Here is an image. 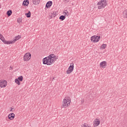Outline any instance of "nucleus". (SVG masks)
<instances>
[{
    "instance_id": "1",
    "label": "nucleus",
    "mask_w": 127,
    "mask_h": 127,
    "mask_svg": "<svg viewBox=\"0 0 127 127\" xmlns=\"http://www.w3.org/2000/svg\"><path fill=\"white\" fill-rule=\"evenodd\" d=\"M58 59V56H55L54 54H51L43 59V64L48 65H52Z\"/></svg>"
},
{
    "instance_id": "2",
    "label": "nucleus",
    "mask_w": 127,
    "mask_h": 127,
    "mask_svg": "<svg viewBox=\"0 0 127 127\" xmlns=\"http://www.w3.org/2000/svg\"><path fill=\"white\" fill-rule=\"evenodd\" d=\"M71 103V98L69 96H66L63 100L62 108H68Z\"/></svg>"
},
{
    "instance_id": "3",
    "label": "nucleus",
    "mask_w": 127,
    "mask_h": 127,
    "mask_svg": "<svg viewBox=\"0 0 127 127\" xmlns=\"http://www.w3.org/2000/svg\"><path fill=\"white\" fill-rule=\"evenodd\" d=\"M108 5V1L107 0H101L97 3L98 9L105 8Z\"/></svg>"
},
{
    "instance_id": "4",
    "label": "nucleus",
    "mask_w": 127,
    "mask_h": 127,
    "mask_svg": "<svg viewBox=\"0 0 127 127\" xmlns=\"http://www.w3.org/2000/svg\"><path fill=\"white\" fill-rule=\"evenodd\" d=\"M31 59V54L30 53H27L23 57L24 61H29Z\"/></svg>"
},
{
    "instance_id": "5",
    "label": "nucleus",
    "mask_w": 127,
    "mask_h": 127,
    "mask_svg": "<svg viewBox=\"0 0 127 127\" xmlns=\"http://www.w3.org/2000/svg\"><path fill=\"white\" fill-rule=\"evenodd\" d=\"M74 70V64H70L68 70L66 71V74H71Z\"/></svg>"
},
{
    "instance_id": "6",
    "label": "nucleus",
    "mask_w": 127,
    "mask_h": 127,
    "mask_svg": "<svg viewBox=\"0 0 127 127\" xmlns=\"http://www.w3.org/2000/svg\"><path fill=\"white\" fill-rule=\"evenodd\" d=\"M21 37H20V36L18 35L16 37H15L14 39V40L13 41H8V45L9 44H13V43H15V41H17V40H18L19 39H20Z\"/></svg>"
},
{
    "instance_id": "7",
    "label": "nucleus",
    "mask_w": 127,
    "mask_h": 127,
    "mask_svg": "<svg viewBox=\"0 0 127 127\" xmlns=\"http://www.w3.org/2000/svg\"><path fill=\"white\" fill-rule=\"evenodd\" d=\"M7 86V82L6 80H0V88H5Z\"/></svg>"
},
{
    "instance_id": "8",
    "label": "nucleus",
    "mask_w": 127,
    "mask_h": 127,
    "mask_svg": "<svg viewBox=\"0 0 127 127\" xmlns=\"http://www.w3.org/2000/svg\"><path fill=\"white\" fill-rule=\"evenodd\" d=\"M0 39L2 41L4 44H8V41H6L4 39V37L0 33Z\"/></svg>"
},
{
    "instance_id": "9",
    "label": "nucleus",
    "mask_w": 127,
    "mask_h": 127,
    "mask_svg": "<svg viewBox=\"0 0 127 127\" xmlns=\"http://www.w3.org/2000/svg\"><path fill=\"white\" fill-rule=\"evenodd\" d=\"M15 118V114L14 113H10L8 115V118L10 121H12Z\"/></svg>"
},
{
    "instance_id": "10",
    "label": "nucleus",
    "mask_w": 127,
    "mask_h": 127,
    "mask_svg": "<svg viewBox=\"0 0 127 127\" xmlns=\"http://www.w3.org/2000/svg\"><path fill=\"white\" fill-rule=\"evenodd\" d=\"M100 120H99V119H96L93 122L94 127H98V126L100 125Z\"/></svg>"
},
{
    "instance_id": "11",
    "label": "nucleus",
    "mask_w": 127,
    "mask_h": 127,
    "mask_svg": "<svg viewBox=\"0 0 127 127\" xmlns=\"http://www.w3.org/2000/svg\"><path fill=\"white\" fill-rule=\"evenodd\" d=\"M106 66H107V62L106 61H103L100 63V67L101 68H106Z\"/></svg>"
},
{
    "instance_id": "12",
    "label": "nucleus",
    "mask_w": 127,
    "mask_h": 127,
    "mask_svg": "<svg viewBox=\"0 0 127 127\" xmlns=\"http://www.w3.org/2000/svg\"><path fill=\"white\" fill-rule=\"evenodd\" d=\"M94 43L99 42L100 41V39L101 38V37L98 36H94Z\"/></svg>"
},
{
    "instance_id": "13",
    "label": "nucleus",
    "mask_w": 127,
    "mask_h": 127,
    "mask_svg": "<svg viewBox=\"0 0 127 127\" xmlns=\"http://www.w3.org/2000/svg\"><path fill=\"white\" fill-rule=\"evenodd\" d=\"M63 14L64 16H69V15H70V13H69L67 10H65L63 12Z\"/></svg>"
},
{
    "instance_id": "14",
    "label": "nucleus",
    "mask_w": 127,
    "mask_h": 127,
    "mask_svg": "<svg viewBox=\"0 0 127 127\" xmlns=\"http://www.w3.org/2000/svg\"><path fill=\"white\" fill-rule=\"evenodd\" d=\"M39 2H40V0H33V3L35 5L39 4Z\"/></svg>"
},
{
    "instance_id": "15",
    "label": "nucleus",
    "mask_w": 127,
    "mask_h": 127,
    "mask_svg": "<svg viewBox=\"0 0 127 127\" xmlns=\"http://www.w3.org/2000/svg\"><path fill=\"white\" fill-rule=\"evenodd\" d=\"M52 5V1H49L47 3V4L46 5V7H50V6H51Z\"/></svg>"
},
{
    "instance_id": "16",
    "label": "nucleus",
    "mask_w": 127,
    "mask_h": 127,
    "mask_svg": "<svg viewBox=\"0 0 127 127\" xmlns=\"http://www.w3.org/2000/svg\"><path fill=\"white\" fill-rule=\"evenodd\" d=\"M56 16V12L53 11L51 12V15L50 17V19L52 18V17H55Z\"/></svg>"
},
{
    "instance_id": "17",
    "label": "nucleus",
    "mask_w": 127,
    "mask_h": 127,
    "mask_svg": "<svg viewBox=\"0 0 127 127\" xmlns=\"http://www.w3.org/2000/svg\"><path fill=\"white\" fill-rule=\"evenodd\" d=\"M12 14V11L11 10H9L6 12V14L8 15V16H10Z\"/></svg>"
},
{
    "instance_id": "18",
    "label": "nucleus",
    "mask_w": 127,
    "mask_h": 127,
    "mask_svg": "<svg viewBox=\"0 0 127 127\" xmlns=\"http://www.w3.org/2000/svg\"><path fill=\"white\" fill-rule=\"evenodd\" d=\"M107 47V44H103L100 47L101 49H106V48Z\"/></svg>"
},
{
    "instance_id": "19",
    "label": "nucleus",
    "mask_w": 127,
    "mask_h": 127,
    "mask_svg": "<svg viewBox=\"0 0 127 127\" xmlns=\"http://www.w3.org/2000/svg\"><path fill=\"white\" fill-rule=\"evenodd\" d=\"M123 15L124 18H127V10H125L123 12Z\"/></svg>"
},
{
    "instance_id": "20",
    "label": "nucleus",
    "mask_w": 127,
    "mask_h": 127,
    "mask_svg": "<svg viewBox=\"0 0 127 127\" xmlns=\"http://www.w3.org/2000/svg\"><path fill=\"white\" fill-rule=\"evenodd\" d=\"M25 15L27 17H30L31 15V13L30 12V11H29L28 13H25Z\"/></svg>"
},
{
    "instance_id": "21",
    "label": "nucleus",
    "mask_w": 127,
    "mask_h": 127,
    "mask_svg": "<svg viewBox=\"0 0 127 127\" xmlns=\"http://www.w3.org/2000/svg\"><path fill=\"white\" fill-rule=\"evenodd\" d=\"M65 18H66V16H65V15H61L60 17V19L62 20V21L64 20Z\"/></svg>"
},
{
    "instance_id": "22",
    "label": "nucleus",
    "mask_w": 127,
    "mask_h": 127,
    "mask_svg": "<svg viewBox=\"0 0 127 127\" xmlns=\"http://www.w3.org/2000/svg\"><path fill=\"white\" fill-rule=\"evenodd\" d=\"M26 2H27V3H28V0H25L23 2V5H26L27 6V4H26Z\"/></svg>"
},
{
    "instance_id": "23",
    "label": "nucleus",
    "mask_w": 127,
    "mask_h": 127,
    "mask_svg": "<svg viewBox=\"0 0 127 127\" xmlns=\"http://www.w3.org/2000/svg\"><path fill=\"white\" fill-rule=\"evenodd\" d=\"M15 82L16 83V84H17L18 85H20V82H19V80L17 78H16L15 79Z\"/></svg>"
},
{
    "instance_id": "24",
    "label": "nucleus",
    "mask_w": 127,
    "mask_h": 127,
    "mask_svg": "<svg viewBox=\"0 0 127 127\" xmlns=\"http://www.w3.org/2000/svg\"><path fill=\"white\" fill-rule=\"evenodd\" d=\"M17 79H18V80H19L21 82L23 80V77L22 76H20L19 77H18V78H17Z\"/></svg>"
},
{
    "instance_id": "25",
    "label": "nucleus",
    "mask_w": 127,
    "mask_h": 127,
    "mask_svg": "<svg viewBox=\"0 0 127 127\" xmlns=\"http://www.w3.org/2000/svg\"><path fill=\"white\" fill-rule=\"evenodd\" d=\"M17 21L18 23L20 24V23H21V21H22V20L21 19V18H19L17 19Z\"/></svg>"
},
{
    "instance_id": "26",
    "label": "nucleus",
    "mask_w": 127,
    "mask_h": 127,
    "mask_svg": "<svg viewBox=\"0 0 127 127\" xmlns=\"http://www.w3.org/2000/svg\"><path fill=\"white\" fill-rule=\"evenodd\" d=\"M94 40H95V36H93L91 37V41H92V42H95Z\"/></svg>"
},
{
    "instance_id": "27",
    "label": "nucleus",
    "mask_w": 127,
    "mask_h": 127,
    "mask_svg": "<svg viewBox=\"0 0 127 127\" xmlns=\"http://www.w3.org/2000/svg\"><path fill=\"white\" fill-rule=\"evenodd\" d=\"M14 111H15L14 109L13 108L11 107V110H10V113H12V112H14Z\"/></svg>"
},
{
    "instance_id": "28",
    "label": "nucleus",
    "mask_w": 127,
    "mask_h": 127,
    "mask_svg": "<svg viewBox=\"0 0 127 127\" xmlns=\"http://www.w3.org/2000/svg\"><path fill=\"white\" fill-rule=\"evenodd\" d=\"M83 127H91L88 126V125H87L86 124H84Z\"/></svg>"
},
{
    "instance_id": "29",
    "label": "nucleus",
    "mask_w": 127,
    "mask_h": 127,
    "mask_svg": "<svg viewBox=\"0 0 127 127\" xmlns=\"http://www.w3.org/2000/svg\"><path fill=\"white\" fill-rule=\"evenodd\" d=\"M81 103H82V104H83V103H84V99H82V100Z\"/></svg>"
}]
</instances>
